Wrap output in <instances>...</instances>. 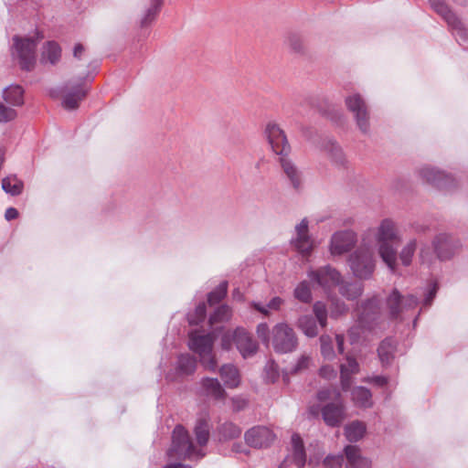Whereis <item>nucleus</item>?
I'll list each match as a JSON object with an SVG mask.
<instances>
[{
	"mask_svg": "<svg viewBox=\"0 0 468 468\" xmlns=\"http://www.w3.org/2000/svg\"><path fill=\"white\" fill-rule=\"evenodd\" d=\"M219 337L223 349L229 350L234 343L244 358L250 357L257 352V343L249 333L240 328H237L233 333L224 331L223 328L209 331L203 329L193 331L189 334L188 346L191 350L199 356L201 364L209 371H215L217 368L213 344L215 339Z\"/></svg>",
	"mask_w": 468,
	"mask_h": 468,
	"instance_id": "f257e3e1",
	"label": "nucleus"
},
{
	"mask_svg": "<svg viewBox=\"0 0 468 468\" xmlns=\"http://www.w3.org/2000/svg\"><path fill=\"white\" fill-rule=\"evenodd\" d=\"M364 241L376 250L390 271L397 270L398 247L401 242V234L397 223L391 218H383L378 226L368 228L361 234Z\"/></svg>",
	"mask_w": 468,
	"mask_h": 468,
	"instance_id": "f03ea898",
	"label": "nucleus"
},
{
	"mask_svg": "<svg viewBox=\"0 0 468 468\" xmlns=\"http://www.w3.org/2000/svg\"><path fill=\"white\" fill-rule=\"evenodd\" d=\"M195 435L197 446L195 445L187 432L181 425H177L173 431L172 445L167 452L169 459L199 460L206 455L204 447L209 439L208 419L204 417L197 420L195 426Z\"/></svg>",
	"mask_w": 468,
	"mask_h": 468,
	"instance_id": "7ed1b4c3",
	"label": "nucleus"
},
{
	"mask_svg": "<svg viewBox=\"0 0 468 468\" xmlns=\"http://www.w3.org/2000/svg\"><path fill=\"white\" fill-rule=\"evenodd\" d=\"M377 254L378 250L360 237L359 245L349 254L347 259L353 275L362 280L371 278L377 266Z\"/></svg>",
	"mask_w": 468,
	"mask_h": 468,
	"instance_id": "20e7f679",
	"label": "nucleus"
},
{
	"mask_svg": "<svg viewBox=\"0 0 468 468\" xmlns=\"http://www.w3.org/2000/svg\"><path fill=\"white\" fill-rule=\"evenodd\" d=\"M317 399L320 402L333 400L321 409L322 417L328 426H339L346 419V407L340 391L336 388H323L318 391Z\"/></svg>",
	"mask_w": 468,
	"mask_h": 468,
	"instance_id": "39448f33",
	"label": "nucleus"
},
{
	"mask_svg": "<svg viewBox=\"0 0 468 468\" xmlns=\"http://www.w3.org/2000/svg\"><path fill=\"white\" fill-rule=\"evenodd\" d=\"M42 36L37 33L30 37H20L15 36L11 48L12 57L17 60L22 69L31 70L36 65V48Z\"/></svg>",
	"mask_w": 468,
	"mask_h": 468,
	"instance_id": "423d86ee",
	"label": "nucleus"
},
{
	"mask_svg": "<svg viewBox=\"0 0 468 468\" xmlns=\"http://www.w3.org/2000/svg\"><path fill=\"white\" fill-rule=\"evenodd\" d=\"M271 344L276 352L288 353L296 348L297 339L288 324H276L272 329Z\"/></svg>",
	"mask_w": 468,
	"mask_h": 468,
	"instance_id": "0eeeda50",
	"label": "nucleus"
},
{
	"mask_svg": "<svg viewBox=\"0 0 468 468\" xmlns=\"http://www.w3.org/2000/svg\"><path fill=\"white\" fill-rule=\"evenodd\" d=\"M431 7L438 13L453 30V34L459 41H465L468 37L466 28L460 19L453 14L442 0H430Z\"/></svg>",
	"mask_w": 468,
	"mask_h": 468,
	"instance_id": "6e6552de",
	"label": "nucleus"
},
{
	"mask_svg": "<svg viewBox=\"0 0 468 468\" xmlns=\"http://www.w3.org/2000/svg\"><path fill=\"white\" fill-rule=\"evenodd\" d=\"M347 109L354 114L358 129L367 133L369 132V113L366 101L361 95L356 93L346 98Z\"/></svg>",
	"mask_w": 468,
	"mask_h": 468,
	"instance_id": "1a4fd4ad",
	"label": "nucleus"
},
{
	"mask_svg": "<svg viewBox=\"0 0 468 468\" xmlns=\"http://www.w3.org/2000/svg\"><path fill=\"white\" fill-rule=\"evenodd\" d=\"M309 279L328 292L332 288L340 284L341 274L333 267L327 265L307 272Z\"/></svg>",
	"mask_w": 468,
	"mask_h": 468,
	"instance_id": "9d476101",
	"label": "nucleus"
},
{
	"mask_svg": "<svg viewBox=\"0 0 468 468\" xmlns=\"http://www.w3.org/2000/svg\"><path fill=\"white\" fill-rule=\"evenodd\" d=\"M387 308L393 318L414 309L418 305V299L411 294L402 296L398 290H393L387 298Z\"/></svg>",
	"mask_w": 468,
	"mask_h": 468,
	"instance_id": "9b49d317",
	"label": "nucleus"
},
{
	"mask_svg": "<svg viewBox=\"0 0 468 468\" xmlns=\"http://www.w3.org/2000/svg\"><path fill=\"white\" fill-rule=\"evenodd\" d=\"M61 92L62 106L67 110H74L79 107L80 101L85 98L88 88L85 80H80L77 82L67 83Z\"/></svg>",
	"mask_w": 468,
	"mask_h": 468,
	"instance_id": "f8f14e48",
	"label": "nucleus"
},
{
	"mask_svg": "<svg viewBox=\"0 0 468 468\" xmlns=\"http://www.w3.org/2000/svg\"><path fill=\"white\" fill-rule=\"evenodd\" d=\"M265 134L272 151L281 156L287 155L290 152V144L284 132L274 122L267 123Z\"/></svg>",
	"mask_w": 468,
	"mask_h": 468,
	"instance_id": "ddd939ff",
	"label": "nucleus"
},
{
	"mask_svg": "<svg viewBox=\"0 0 468 468\" xmlns=\"http://www.w3.org/2000/svg\"><path fill=\"white\" fill-rule=\"evenodd\" d=\"M309 222L303 218L295 226V236L292 239V245L303 256H309L314 248V241L309 234Z\"/></svg>",
	"mask_w": 468,
	"mask_h": 468,
	"instance_id": "4468645a",
	"label": "nucleus"
},
{
	"mask_svg": "<svg viewBox=\"0 0 468 468\" xmlns=\"http://www.w3.org/2000/svg\"><path fill=\"white\" fill-rule=\"evenodd\" d=\"M433 250L440 260H449L461 247L459 239L452 236L441 233L438 234L432 241Z\"/></svg>",
	"mask_w": 468,
	"mask_h": 468,
	"instance_id": "2eb2a0df",
	"label": "nucleus"
},
{
	"mask_svg": "<svg viewBox=\"0 0 468 468\" xmlns=\"http://www.w3.org/2000/svg\"><path fill=\"white\" fill-rule=\"evenodd\" d=\"M356 242V235L354 231L345 230L335 233L330 241V253L333 256H340L349 251Z\"/></svg>",
	"mask_w": 468,
	"mask_h": 468,
	"instance_id": "dca6fc26",
	"label": "nucleus"
},
{
	"mask_svg": "<svg viewBox=\"0 0 468 468\" xmlns=\"http://www.w3.org/2000/svg\"><path fill=\"white\" fill-rule=\"evenodd\" d=\"M244 437L247 444L254 448L268 447L275 439L272 431L263 426L250 429L246 431Z\"/></svg>",
	"mask_w": 468,
	"mask_h": 468,
	"instance_id": "f3484780",
	"label": "nucleus"
},
{
	"mask_svg": "<svg viewBox=\"0 0 468 468\" xmlns=\"http://www.w3.org/2000/svg\"><path fill=\"white\" fill-rule=\"evenodd\" d=\"M420 176L429 184L441 189H447L453 182V178L435 167L424 166L419 171Z\"/></svg>",
	"mask_w": 468,
	"mask_h": 468,
	"instance_id": "a211bd4d",
	"label": "nucleus"
},
{
	"mask_svg": "<svg viewBox=\"0 0 468 468\" xmlns=\"http://www.w3.org/2000/svg\"><path fill=\"white\" fill-rule=\"evenodd\" d=\"M346 309L345 303L339 300H332L330 312H328L326 304L321 301L314 303L313 306L318 322H326L327 318L336 320L341 314L346 312Z\"/></svg>",
	"mask_w": 468,
	"mask_h": 468,
	"instance_id": "6ab92c4d",
	"label": "nucleus"
},
{
	"mask_svg": "<svg viewBox=\"0 0 468 468\" xmlns=\"http://www.w3.org/2000/svg\"><path fill=\"white\" fill-rule=\"evenodd\" d=\"M280 164L292 186L295 190H300L303 186V174L299 168L287 155L280 157Z\"/></svg>",
	"mask_w": 468,
	"mask_h": 468,
	"instance_id": "aec40b11",
	"label": "nucleus"
},
{
	"mask_svg": "<svg viewBox=\"0 0 468 468\" xmlns=\"http://www.w3.org/2000/svg\"><path fill=\"white\" fill-rule=\"evenodd\" d=\"M359 372V365L357 361L347 356L346 362L340 366V380L341 387L344 391H346L352 384V376Z\"/></svg>",
	"mask_w": 468,
	"mask_h": 468,
	"instance_id": "412c9836",
	"label": "nucleus"
},
{
	"mask_svg": "<svg viewBox=\"0 0 468 468\" xmlns=\"http://www.w3.org/2000/svg\"><path fill=\"white\" fill-rule=\"evenodd\" d=\"M203 393L214 399H225L227 393L217 378H204L201 380Z\"/></svg>",
	"mask_w": 468,
	"mask_h": 468,
	"instance_id": "4be33fe9",
	"label": "nucleus"
},
{
	"mask_svg": "<svg viewBox=\"0 0 468 468\" xmlns=\"http://www.w3.org/2000/svg\"><path fill=\"white\" fill-rule=\"evenodd\" d=\"M291 444L292 462L298 468L303 467L306 462V454L303 441L299 434L294 433L292 435Z\"/></svg>",
	"mask_w": 468,
	"mask_h": 468,
	"instance_id": "5701e85b",
	"label": "nucleus"
},
{
	"mask_svg": "<svg viewBox=\"0 0 468 468\" xmlns=\"http://www.w3.org/2000/svg\"><path fill=\"white\" fill-rule=\"evenodd\" d=\"M345 452L348 463L346 468H370V462L360 455L356 446H346Z\"/></svg>",
	"mask_w": 468,
	"mask_h": 468,
	"instance_id": "b1692460",
	"label": "nucleus"
},
{
	"mask_svg": "<svg viewBox=\"0 0 468 468\" xmlns=\"http://www.w3.org/2000/svg\"><path fill=\"white\" fill-rule=\"evenodd\" d=\"M61 57V49L58 43L54 41H48L44 44L41 50L40 61L42 64L57 63Z\"/></svg>",
	"mask_w": 468,
	"mask_h": 468,
	"instance_id": "393cba45",
	"label": "nucleus"
},
{
	"mask_svg": "<svg viewBox=\"0 0 468 468\" xmlns=\"http://www.w3.org/2000/svg\"><path fill=\"white\" fill-rule=\"evenodd\" d=\"M221 379L229 388H235L240 383L239 370L233 365H224L219 369Z\"/></svg>",
	"mask_w": 468,
	"mask_h": 468,
	"instance_id": "a878e982",
	"label": "nucleus"
},
{
	"mask_svg": "<svg viewBox=\"0 0 468 468\" xmlns=\"http://www.w3.org/2000/svg\"><path fill=\"white\" fill-rule=\"evenodd\" d=\"M351 399L355 405L360 408H370L373 404L370 390L364 387L354 388L351 391Z\"/></svg>",
	"mask_w": 468,
	"mask_h": 468,
	"instance_id": "bb28decb",
	"label": "nucleus"
},
{
	"mask_svg": "<svg viewBox=\"0 0 468 468\" xmlns=\"http://www.w3.org/2000/svg\"><path fill=\"white\" fill-rule=\"evenodd\" d=\"M3 98L13 106H21L24 103V90L19 85H10L4 90Z\"/></svg>",
	"mask_w": 468,
	"mask_h": 468,
	"instance_id": "cd10ccee",
	"label": "nucleus"
},
{
	"mask_svg": "<svg viewBox=\"0 0 468 468\" xmlns=\"http://www.w3.org/2000/svg\"><path fill=\"white\" fill-rule=\"evenodd\" d=\"M196 367L197 361L192 356L188 354L179 356L176 367V371L179 376L191 375L195 372Z\"/></svg>",
	"mask_w": 468,
	"mask_h": 468,
	"instance_id": "c85d7f7f",
	"label": "nucleus"
},
{
	"mask_svg": "<svg viewBox=\"0 0 468 468\" xmlns=\"http://www.w3.org/2000/svg\"><path fill=\"white\" fill-rule=\"evenodd\" d=\"M395 348V341L392 338H386L381 342L378 352L380 361L384 366L390 363L394 356Z\"/></svg>",
	"mask_w": 468,
	"mask_h": 468,
	"instance_id": "c756f323",
	"label": "nucleus"
},
{
	"mask_svg": "<svg viewBox=\"0 0 468 468\" xmlns=\"http://www.w3.org/2000/svg\"><path fill=\"white\" fill-rule=\"evenodd\" d=\"M339 292L348 300H355L359 297L363 292V286L358 282H346L341 280Z\"/></svg>",
	"mask_w": 468,
	"mask_h": 468,
	"instance_id": "7c9ffc66",
	"label": "nucleus"
},
{
	"mask_svg": "<svg viewBox=\"0 0 468 468\" xmlns=\"http://www.w3.org/2000/svg\"><path fill=\"white\" fill-rule=\"evenodd\" d=\"M365 431L366 425L361 421H353L345 428V433L349 441H357L364 436Z\"/></svg>",
	"mask_w": 468,
	"mask_h": 468,
	"instance_id": "2f4dec72",
	"label": "nucleus"
},
{
	"mask_svg": "<svg viewBox=\"0 0 468 468\" xmlns=\"http://www.w3.org/2000/svg\"><path fill=\"white\" fill-rule=\"evenodd\" d=\"M324 149L334 164L337 165H345V154L342 148L337 144L332 141H328L324 146Z\"/></svg>",
	"mask_w": 468,
	"mask_h": 468,
	"instance_id": "473e14b6",
	"label": "nucleus"
},
{
	"mask_svg": "<svg viewBox=\"0 0 468 468\" xmlns=\"http://www.w3.org/2000/svg\"><path fill=\"white\" fill-rule=\"evenodd\" d=\"M23 186V182L19 180L16 176H7L2 181L3 190L12 196H17L21 194Z\"/></svg>",
	"mask_w": 468,
	"mask_h": 468,
	"instance_id": "72a5a7b5",
	"label": "nucleus"
},
{
	"mask_svg": "<svg viewBox=\"0 0 468 468\" xmlns=\"http://www.w3.org/2000/svg\"><path fill=\"white\" fill-rule=\"evenodd\" d=\"M219 440L229 441L238 438L241 434V429L232 422H225L218 427Z\"/></svg>",
	"mask_w": 468,
	"mask_h": 468,
	"instance_id": "f704fd0d",
	"label": "nucleus"
},
{
	"mask_svg": "<svg viewBox=\"0 0 468 468\" xmlns=\"http://www.w3.org/2000/svg\"><path fill=\"white\" fill-rule=\"evenodd\" d=\"M283 304V300L281 297H273L266 305H263L260 303H253L252 306L255 310L261 313L265 316H268L271 312L280 310L281 306Z\"/></svg>",
	"mask_w": 468,
	"mask_h": 468,
	"instance_id": "c9c22d12",
	"label": "nucleus"
},
{
	"mask_svg": "<svg viewBox=\"0 0 468 468\" xmlns=\"http://www.w3.org/2000/svg\"><path fill=\"white\" fill-rule=\"evenodd\" d=\"M293 296L298 301L307 303L312 300V292L308 282H301L293 291Z\"/></svg>",
	"mask_w": 468,
	"mask_h": 468,
	"instance_id": "e433bc0d",
	"label": "nucleus"
},
{
	"mask_svg": "<svg viewBox=\"0 0 468 468\" xmlns=\"http://www.w3.org/2000/svg\"><path fill=\"white\" fill-rule=\"evenodd\" d=\"M231 316V308L227 304H221L214 311L208 322H228Z\"/></svg>",
	"mask_w": 468,
	"mask_h": 468,
	"instance_id": "4c0bfd02",
	"label": "nucleus"
},
{
	"mask_svg": "<svg viewBox=\"0 0 468 468\" xmlns=\"http://www.w3.org/2000/svg\"><path fill=\"white\" fill-rule=\"evenodd\" d=\"M417 248L416 239L410 240L401 250L399 253V259L403 265L408 266L410 264L412 257Z\"/></svg>",
	"mask_w": 468,
	"mask_h": 468,
	"instance_id": "58836bf2",
	"label": "nucleus"
},
{
	"mask_svg": "<svg viewBox=\"0 0 468 468\" xmlns=\"http://www.w3.org/2000/svg\"><path fill=\"white\" fill-rule=\"evenodd\" d=\"M228 282H222L218 286L208 293L207 302L210 305L219 303L227 294Z\"/></svg>",
	"mask_w": 468,
	"mask_h": 468,
	"instance_id": "ea45409f",
	"label": "nucleus"
},
{
	"mask_svg": "<svg viewBox=\"0 0 468 468\" xmlns=\"http://www.w3.org/2000/svg\"><path fill=\"white\" fill-rule=\"evenodd\" d=\"M321 353L325 359L331 360L335 356L332 338L329 335H321Z\"/></svg>",
	"mask_w": 468,
	"mask_h": 468,
	"instance_id": "a19ab883",
	"label": "nucleus"
},
{
	"mask_svg": "<svg viewBox=\"0 0 468 468\" xmlns=\"http://www.w3.org/2000/svg\"><path fill=\"white\" fill-rule=\"evenodd\" d=\"M161 6L162 5H156L155 3L151 1L150 7L146 10L144 16L141 20V25L143 27H146L150 23H152L154 20L157 14L159 13Z\"/></svg>",
	"mask_w": 468,
	"mask_h": 468,
	"instance_id": "79ce46f5",
	"label": "nucleus"
},
{
	"mask_svg": "<svg viewBox=\"0 0 468 468\" xmlns=\"http://www.w3.org/2000/svg\"><path fill=\"white\" fill-rule=\"evenodd\" d=\"M326 324H299L302 332L308 337H314L318 335L319 329L324 328Z\"/></svg>",
	"mask_w": 468,
	"mask_h": 468,
	"instance_id": "37998d69",
	"label": "nucleus"
},
{
	"mask_svg": "<svg viewBox=\"0 0 468 468\" xmlns=\"http://www.w3.org/2000/svg\"><path fill=\"white\" fill-rule=\"evenodd\" d=\"M17 112L13 108L7 107L0 102V122H8L15 120Z\"/></svg>",
	"mask_w": 468,
	"mask_h": 468,
	"instance_id": "c03bdc74",
	"label": "nucleus"
},
{
	"mask_svg": "<svg viewBox=\"0 0 468 468\" xmlns=\"http://www.w3.org/2000/svg\"><path fill=\"white\" fill-rule=\"evenodd\" d=\"M438 283L436 282H431L427 288V291L424 295V299L422 302V305L424 307H428L431 304L433 299L436 296L437 291H438Z\"/></svg>",
	"mask_w": 468,
	"mask_h": 468,
	"instance_id": "a18cd8bd",
	"label": "nucleus"
},
{
	"mask_svg": "<svg viewBox=\"0 0 468 468\" xmlns=\"http://www.w3.org/2000/svg\"><path fill=\"white\" fill-rule=\"evenodd\" d=\"M344 458L342 455H331L327 456L324 463L326 467L329 468H340L342 466Z\"/></svg>",
	"mask_w": 468,
	"mask_h": 468,
	"instance_id": "49530a36",
	"label": "nucleus"
},
{
	"mask_svg": "<svg viewBox=\"0 0 468 468\" xmlns=\"http://www.w3.org/2000/svg\"><path fill=\"white\" fill-rule=\"evenodd\" d=\"M320 376L325 379H331L336 377V371L332 366H323L320 368Z\"/></svg>",
	"mask_w": 468,
	"mask_h": 468,
	"instance_id": "de8ad7c7",
	"label": "nucleus"
},
{
	"mask_svg": "<svg viewBox=\"0 0 468 468\" xmlns=\"http://www.w3.org/2000/svg\"><path fill=\"white\" fill-rule=\"evenodd\" d=\"M378 309V300L376 299H373V300H370L368 301L367 303H366L365 306H364V311H363V317L362 319L363 320H367L369 318V312L371 311V309Z\"/></svg>",
	"mask_w": 468,
	"mask_h": 468,
	"instance_id": "09e8293b",
	"label": "nucleus"
},
{
	"mask_svg": "<svg viewBox=\"0 0 468 468\" xmlns=\"http://www.w3.org/2000/svg\"><path fill=\"white\" fill-rule=\"evenodd\" d=\"M420 257L423 263H430L432 259V253L428 246H422L420 251Z\"/></svg>",
	"mask_w": 468,
	"mask_h": 468,
	"instance_id": "8fccbe9b",
	"label": "nucleus"
},
{
	"mask_svg": "<svg viewBox=\"0 0 468 468\" xmlns=\"http://www.w3.org/2000/svg\"><path fill=\"white\" fill-rule=\"evenodd\" d=\"M363 381L367 382V383H373L378 387H383L388 383L387 378L382 377V376H376L373 378H366L363 379Z\"/></svg>",
	"mask_w": 468,
	"mask_h": 468,
	"instance_id": "3c124183",
	"label": "nucleus"
},
{
	"mask_svg": "<svg viewBox=\"0 0 468 468\" xmlns=\"http://www.w3.org/2000/svg\"><path fill=\"white\" fill-rule=\"evenodd\" d=\"M233 409L237 411L241 410L247 405V400L241 397L232 398Z\"/></svg>",
	"mask_w": 468,
	"mask_h": 468,
	"instance_id": "603ef678",
	"label": "nucleus"
},
{
	"mask_svg": "<svg viewBox=\"0 0 468 468\" xmlns=\"http://www.w3.org/2000/svg\"><path fill=\"white\" fill-rule=\"evenodd\" d=\"M206 311H207L206 303H199L196 308L197 319L203 320L206 316Z\"/></svg>",
	"mask_w": 468,
	"mask_h": 468,
	"instance_id": "864d4df0",
	"label": "nucleus"
},
{
	"mask_svg": "<svg viewBox=\"0 0 468 468\" xmlns=\"http://www.w3.org/2000/svg\"><path fill=\"white\" fill-rule=\"evenodd\" d=\"M309 363H310V358L308 356H302L298 360V363H297L294 370L299 371V370L304 369V368L308 367Z\"/></svg>",
	"mask_w": 468,
	"mask_h": 468,
	"instance_id": "5fc2aeb1",
	"label": "nucleus"
},
{
	"mask_svg": "<svg viewBox=\"0 0 468 468\" xmlns=\"http://www.w3.org/2000/svg\"><path fill=\"white\" fill-rule=\"evenodd\" d=\"M267 331H268L267 324H259V325L257 327V333H258L259 336L264 342H266L268 340L267 336H266Z\"/></svg>",
	"mask_w": 468,
	"mask_h": 468,
	"instance_id": "6e6d98bb",
	"label": "nucleus"
},
{
	"mask_svg": "<svg viewBox=\"0 0 468 468\" xmlns=\"http://www.w3.org/2000/svg\"><path fill=\"white\" fill-rule=\"evenodd\" d=\"M18 216V211L14 207H9L6 209L5 217L7 220H12L16 218Z\"/></svg>",
	"mask_w": 468,
	"mask_h": 468,
	"instance_id": "4d7b16f0",
	"label": "nucleus"
},
{
	"mask_svg": "<svg viewBox=\"0 0 468 468\" xmlns=\"http://www.w3.org/2000/svg\"><path fill=\"white\" fill-rule=\"evenodd\" d=\"M335 340L337 343L338 351L342 354L344 352V336L342 335H336Z\"/></svg>",
	"mask_w": 468,
	"mask_h": 468,
	"instance_id": "13d9d810",
	"label": "nucleus"
},
{
	"mask_svg": "<svg viewBox=\"0 0 468 468\" xmlns=\"http://www.w3.org/2000/svg\"><path fill=\"white\" fill-rule=\"evenodd\" d=\"M83 51H84L83 46L81 44H77L75 46L74 51H73L74 57L80 58Z\"/></svg>",
	"mask_w": 468,
	"mask_h": 468,
	"instance_id": "bf43d9fd",
	"label": "nucleus"
},
{
	"mask_svg": "<svg viewBox=\"0 0 468 468\" xmlns=\"http://www.w3.org/2000/svg\"><path fill=\"white\" fill-rule=\"evenodd\" d=\"M361 330V326L360 325H356V326H353L350 330V337H351V341L352 343L357 341V338L354 336L355 334L356 333H359V331Z\"/></svg>",
	"mask_w": 468,
	"mask_h": 468,
	"instance_id": "052dcab7",
	"label": "nucleus"
},
{
	"mask_svg": "<svg viewBox=\"0 0 468 468\" xmlns=\"http://www.w3.org/2000/svg\"><path fill=\"white\" fill-rule=\"evenodd\" d=\"M164 468H192L191 466L182 464L181 463H168Z\"/></svg>",
	"mask_w": 468,
	"mask_h": 468,
	"instance_id": "680f3d73",
	"label": "nucleus"
},
{
	"mask_svg": "<svg viewBox=\"0 0 468 468\" xmlns=\"http://www.w3.org/2000/svg\"><path fill=\"white\" fill-rule=\"evenodd\" d=\"M294 39H296V37H292V38L290 39V41H291V45H292V47L293 48V49H295V50H299L301 47H300V45H296V44L294 45V43L292 42Z\"/></svg>",
	"mask_w": 468,
	"mask_h": 468,
	"instance_id": "e2e57ef3",
	"label": "nucleus"
},
{
	"mask_svg": "<svg viewBox=\"0 0 468 468\" xmlns=\"http://www.w3.org/2000/svg\"><path fill=\"white\" fill-rule=\"evenodd\" d=\"M232 297L234 300H237L238 298L239 299L241 297V294L238 290H234L232 292Z\"/></svg>",
	"mask_w": 468,
	"mask_h": 468,
	"instance_id": "0e129e2a",
	"label": "nucleus"
},
{
	"mask_svg": "<svg viewBox=\"0 0 468 468\" xmlns=\"http://www.w3.org/2000/svg\"><path fill=\"white\" fill-rule=\"evenodd\" d=\"M310 410H311V413L314 415L318 414V409H315L314 407H312Z\"/></svg>",
	"mask_w": 468,
	"mask_h": 468,
	"instance_id": "69168bd1",
	"label": "nucleus"
},
{
	"mask_svg": "<svg viewBox=\"0 0 468 468\" xmlns=\"http://www.w3.org/2000/svg\"><path fill=\"white\" fill-rule=\"evenodd\" d=\"M152 2L155 3L156 5H163V0H152Z\"/></svg>",
	"mask_w": 468,
	"mask_h": 468,
	"instance_id": "338daca9",
	"label": "nucleus"
},
{
	"mask_svg": "<svg viewBox=\"0 0 468 468\" xmlns=\"http://www.w3.org/2000/svg\"><path fill=\"white\" fill-rule=\"evenodd\" d=\"M267 367H270V368H276V366L274 365L273 362L270 363V365L267 366Z\"/></svg>",
	"mask_w": 468,
	"mask_h": 468,
	"instance_id": "774afa93",
	"label": "nucleus"
}]
</instances>
